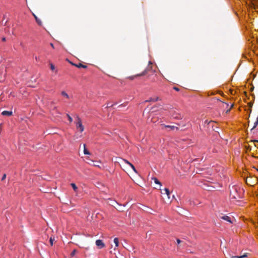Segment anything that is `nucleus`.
I'll return each mask as SVG.
<instances>
[{"instance_id": "1", "label": "nucleus", "mask_w": 258, "mask_h": 258, "mask_svg": "<svg viewBox=\"0 0 258 258\" xmlns=\"http://www.w3.org/2000/svg\"><path fill=\"white\" fill-rule=\"evenodd\" d=\"M76 127L77 128L81 133L84 130V127L82 124L81 119L78 116L77 117Z\"/></svg>"}, {"instance_id": "2", "label": "nucleus", "mask_w": 258, "mask_h": 258, "mask_svg": "<svg viewBox=\"0 0 258 258\" xmlns=\"http://www.w3.org/2000/svg\"><path fill=\"white\" fill-rule=\"evenodd\" d=\"M96 245L99 248H102L105 246V244L102 240H97L95 242Z\"/></svg>"}, {"instance_id": "3", "label": "nucleus", "mask_w": 258, "mask_h": 258, "mask_svg": "<svg viewBox=\"0 0 258 258\" xmlns=\"http://www.w3.org/2000/svg\"><path fill=\"white\" fill-rule=\"evenodd\" d=\"M161 193L162 194H166L167 195V196L168 197V198L169 199H170L169 196L170 195V192L168 188H165L164 189H163V191L161 190Z\"/></svg>"}, {"instance_id": "4", "label": "nucleus", "mask_w": 258, "mask_h": 258, "mask_svg": "<svg viewBox=\"0 0 258 258\" xmlns=\"http://www.w3.org/2000/svg\"><path fill=\"white\" fill-rule=\"evenodd\" d=\"M1 114L5 116H11L13 114L12 111H4L1 112Z\"/></svg>"}, {"instance_id": "5", "label": "nucleus", "mask_w": 258, "mask_h": 258, "mask_svg": "<svg viewBox=\"0 0 258 258\" xmlns=\"http://www.w3.org/2000/svg\"><path fill=\"white\" fill-rule=\"evenodd\" d=\"M159 100V98L158 97H151L149 100H146L145 102H156Z\"/></svg>"}, {"instance_id": "6", "label": "nucleus", "mask_w": 258, "mask_h": 258, "mask_svg": "<svg viewBox=\"0 0 258 258\" xmlns=\"http://www.w3.org/2000/svg\"><path fill=\"white\" fill-rule=\"evenodd\" d=\"M221 218L225 221L229 222V223H232V222L231 220V218L227 216H226V215L223 216L221 217Z\"/></svg>"}, {"instance_id": "7", "label": "nucleus", "mask_w": 258, "mask_h": 258, "mask_svg": "<svg viewBox=\"0 0 258 258\" xmlns=\"http://www.w3.org/2000/svg\"><path fill=\"white\" fill-rule=\"evenodd\" d=\"M71 186L72 187V188H73L74 191L76 193V194L77 195L78 194V187L76 186V185L74 183H72L71 184Z\"/></svg>"}, {"instance_id": "8", "label": "nucleus", "mask_w": 258, "mask_h": 258, "mask_svg": "<svg viewBox=\"0 0 258 258\" xmlns=\"http://www.w3.org/2000/svg\"><path fill=\"white\" fill-rule=\"evenodd\" d=\"M204 188L207 190H212L214 188H215V187L212 185H207Z\"/></svg>"}, {"instance_id": "9", "label": "nucleus", "mask_w": 258, "mask_h": 258, "mask_svg": "<svg viewBox=\"0 0 258 258\" xmlns=\"http://www.w3.org/2000/svg\"><path fill=\"white\" fill-rule=\"evenodd\" d=\"M252 7L254 9H258V0H253Z\"/></svg>"}, {"instance_id": "10", "label": "nucleus", "mask_w": 258, "mask_h": 258, "mask_svg": "<svg viewBox=\"0 0 258 258\" xmlns=\"http://www.w3.org/2000/svg\"><path fill=\"white\" fill-rule=\"evenodd\" d=\"M164 126H165V127L170 128L171 130H174V129H176V130H177L178 129V128L177 127L173 126V125H165Z\"/></svg>"}, {"instance_id": "11", "label": "nucleus", "mask_w": 258, "mask_h": 258, "mask_svg": "<svg viewBox=\"0 0 258 258\" xmlns=\"http://www.w3.org/2000/svg\"><path fill=\"white\" fill-rule=\"evenodd\" d=\"M113 241L115 245V247L114 248V249H115L116 247L119 246V240L118 238H115L113 240Z\"/></svg>"}, {"instance_id": "12", "label": "nucleus", "mask_w": 258, "mask_h": 258, "mask_svg": "<svg viewBox=\"0 0 258 258\" xmlns=\"http://www.w3.org/2000/svg\"><path fill=\"white\" fill-rule=\"evenodd\" d=\"M152 179L154 180V182L157 184L159 185V187L161 186V182L158 180V179L156 177H153L152 178Z\"/></svg>"}, {"instance_id": "13", "label": "nucleus", "mask_w": 258, "mask_h": 258, "mask_svg": "<svg viewBox=\"0 0 258 258\" xmlns=\"http://www.w3.org/2000/svg\"><path fill=\"white\" fill-rule=\"evenodd\" d=\"M61 95L67 99L70 98L69 95L65 91H62L61 92Z\"/></svg>"}, {"instance_id": "14", "label": "nucleus", "mask_w": 258, "mask_h": 258, "mask_svg": "<svg viewBox=\"0 0 258 258\" xmlns=\"http://www.w3.org/2000/svg\"><path fill=\"white\" fill-rule=\"evenodd\" d=\"M84 153L86 155H90V152L87 150V149L85 147V145L84 144Z\"/></svg>"}, {"instance_id": "15", "label": "nucleus", "mask_w": 258, "mask_h": 258, "mask_svg": "<svg viewBox=\"0 0 258 258\" xmlns=\"http://www.w3.org/2000/svg\"><path fill=\"white\" fill-rule=\"evenodd\" d=\"M75 66L79 68H87L86 66H85L80 63H79L78 64H76Z\"/></svg>"}, {"instance_id": "16", "label": "nucleus", "mask_w": 258, "mask_h": 258, "mask_svg": "<svg viewBox=\"0 0 258 258\" xmlns=\"http://www.w3.org/2000/svg\"><path fill=\"white\" fill-rule=\"evenodd\" d=\"M34 17L35 18L36 21L39 25H41L42 22L36 16L34 15Z\"/></svg>"}, {"instance_id": "17", "label": "nucleus", "mask_w": 258, "mask_h": 258, "mask_svg": "<svg viewBox=\"0 0 258 258\" xmlns=\"http://www.w3.org/2000/svg\"><path fill=\"white\" fill-rule=\"evenodd\" d=\"M230 196L234 199H236L238 197V196L237 195H235L234 193H233L231 191H230Z\"/></svg>"}, {"instance_id": "18", "label": "nucleus", "mask_w": 258, "mask_h": 258, "mask_svg": "<svg viewBox=\"0 0 258 258\" xmlns=\"http://www.w3.org/2000/svg\"><path fill=\"white\" fill-rule=\"evenodd\" d=\"M247 256L246 254H244L241 256H232V258H243Z\"/></svg>"}, {"instance_id": "19", "label": "nucleus", "mask_w": 258, "mask_h": 258, "mask_svg": "<svg viewBox=\"0 0 258 258\" xmlns=\"http://www.w3.org/2000/svg\"><path fill=\"white\" fill-rule=\"evenodd\" d=\"M147 70H145L144 71H143L142 73L139 74V75H137L136 76H144L146 74H147Z\"/></svg>"}, {"instance_id": "20", "label": "nucleus", "mask_w": 258, "mask_h": 258, "mask_svg": "<svg viewBox=\"0 0 258 258\" xmlns=\"http://www.w3.org/2000/svg\"><path fill=\"white\" fill-rule=\"evenodd\" d=\"M76 252H77V250L76 249H74L71 253V256L73 257L76 254Z\"/></svg>"}, {"instance_id": "21", "label": "nucleus", "mask_w": 258, "mask_h": 258, "mask_svg": "<svg viewBox=\"0 0 258 258\" xmlns=\"http://www.w3.org/2000/svg\"><path fill=\"white\" fill-rule=\"evenodd\" d=\"M67 117L68 118V119H69V121L70 122H72L73 118L71 117V116L69 114H67Z\"/></svg>"}, {"instance_id": "22", "label": "nucleus", "mask_w": 258, "mask_h": 258, "mask_svg": "<svg viewBox=\"0 0 258 258\" xmlns=\"http://www.w3.org/2000/svg\"><path fill=\"white\" fill-rule=\"evenodd\" d=\"M121 160H122L123 162H124L125 163L128 164L130 165V164L131 163H130V162H128L127 160H125V159H120Z\"/></svg>"}, {"instance_id": "23", "label": "nucleus", "mask_w": 258, "mask_h": 258, "mask_svg": "<svg viewBox=\"0 0 258 258\" xmlns=\"http://www.w3.org/2000/svg\"><path fill=\"white\" fill-rule=\"evenodd\" d=\"M54 69H55V67H54V66L53 64L51 63V64H50V69H51V70H54Z\"/></svg>"}, {"instance_id": "24", "label": "nucleus", "mask_w": 258, "mask_h": 258, "mask_svg": "<svg viewBox=\"0 0 258 258\" xmlns=\"http://www.w3.org/2000/svg\"><path fill=\"white\" fill-rule=\"evenodd\" d=\"M173 116L174 118H177V119H179V118H181V115H179V116H177V115H175L174 116V115H173Z\"/></svg>"}, {"instance_id": "25", "label": "nucleus", "mask_w": 258, "mask_h": 258, "mask_svg": "<svg viewBox=\"0 0 258 258\" xmlns=\"http://www.w3.org/2000/svg\"><path fill=\"white\" fill-rule=\"evenodd\" d=\"M232 189L236 192H237V188L234 186H232Z\"/></svg>"}, {"instance_id": "26", "label": "nucleus", "mask_w": 258, "mask_h": 258, "mask_svg": "<svg viewBox=\"0 0 258 258\" xmlns=\"http://www.w3.org/2000/svg\"><path fill=\"white\" fill-rule=\"evenodd\" d=\"M53 239L52 238V237H51L49 240L51 245H53Z\"/></svg>"}, {"instance_id": "27", "label": "nucleus", "mask_w": 258, "mask_h": 258, "mask_svg": "<svg viewBox=\"0 0 258 258\" xmlns=\"http://www.w3.org/2000/svg\"><path fill=\"white\" fill-rule=\"evenodd\" d=\"M6 178V174H4L2 177V178L1 179V180H3Z\"/></svg>"}, {"instance_id": "28", "label": "nucleus", "mask_w": 258, "mask_h": 258, "mask_svg": "<svg viewBox=\"0 0 258 258\" xmlns=\"http://www.w3.org/2000/svg\"><path fill=\"white\" fill-rule=\"evenodd\" d=\"M90 164L93 165V166H97V167H99V165L98 164H91V163H90Z\"/></svg>"}, {"instance_id": "29", "label": "nucleus", "mask_w": 258, "mask_h": 258, "mask_svg": "<svg viewBox=\"0 0 258 258\" xmlns=\"http://www.w3.org/2000/svg\"><path fill=\"white\" fill-rule=\"evenodd\" d=\"M253 142L258 143V140H254ZM255 146L258 149V146H257L256 145H255Z\"/></svg>"}, {"instance_id": "30", "label": "nucleus", "mask_w": 258, "mask_h": 258, "mask_svg": "<svg viewBox=\"0 0 258 258\" xmlns=\"http://www.w3.org/2000/svg\"><path fill=\"white\" fill-rule=\"evenodd\" d=\"M177 242L178 244H179L181 242V241L179 239H177Z\"/></svg>"}, {"instance_id": "31", "label": "nucleus", "mask_w": 258, "mask_h": 258, "mask_svg": "<svg viewBox=\"0 0 258 258\" xmlns=\"http://www.w3.org/2000/svg\"><path fill=\"white\" fill-rule=\"evenodd\" d=\"M130 166L132 167V168H133L134 167H135V166L132 163H131L130 164Z\"/></svg>"}, {"instance_id": "32", "label": "nucleus", "mask_w": 258, "mask_h": 258, "mask_svg": "<svg viewBox=\"0 0 258 258\" xmlns=\"http://www.w3.org/2000/svg\"><path fill=\"white\" fill-rule=\"evenodd\" d=\"M133 169V170L135 172H137V170L135 168V167H134L133 168H132Z\"/></svg>"}, {"instance_id": "33", "label": "nucleus", "mask_w": 258, "mask_h": 258, "mask_svg": "<svg viewBox=\"0 0 258 258\" xmlns=\"http://www.w3.org/2000/svg\"><path fill=\"white\" fill-rule=\"evenodd\" d=\"M133 169V170L135 172H137V170L135 168V167H134L133 168H132Z\"/></svg>"}, {"instance_id": "34", "label": "nucleus", "mask_w": 258, "mask_h": 258, "mask_svg": "<svg viewBox=\"0 0 258 258\" xmlns=\"http://www.w3.org/2000/svg\"><path fill=\"white\" fill-rule=\"evenodd\" d=\"M174 89L176 90V91H178L179 90V89L176 88V87H174Z\"/></svg>"}, {"instance_id": "35", "label": "nucleus", "mask_w": 258, "mask_h": 258, "mask_svg": "<svg viewBox=\"0 0 258 258\" xmlns=\"http://www.w3.org/2000/svg\"><path fill=\"white\" fill-rule=\"evenodd\" d=\"M2 40L4 41H6V38L5 37L3 38H2Z\"/></svg>"}, {"instance_id": "36", "label": "nucleus", "mask_w": 258, "mask_h": 258, "mask_svg": "<svg viewBox=\"0 0 258 258\" xmlns=\"http://www.w3.org/2000/svg\"><path fill=\"white\" fill-rule=\"evenodd\" d=\"M50 45L51 46V47L52 48H54V46H53V44L52 43H50Z\"/></svg>"}, {"instance_id": "37", "label": "nucleus", "mask_w": 258, "mask_h": 258, "mask_svg": "<svg viewBox=\"0 0 258 258\" xmlns=\"http://www.w3.org/2000/svg\"><path fill=\"white\" fill-rule=\"evenodd\" d=\"M149 64H152V62L151 61H149Z\"/></svg>"}, {"instance_id": "38", "label": "nucleus", "mask_w": 258, "mask_h": 258, "mask_svg": "<svg viewBox=\"0 0 258 258\" xmlns=\"http://www.w3.org/2000/svg\"><path fill=\"white\" fill-rule=\"evenodd\" d=\"M112 106V105H107V107H110V106Z\"/></svg>"}, {"instance_id": "39", "label": "nucleus", "mask_w": 258, "mask_h": 258, "mask_svg": "<svg viewBox=\"0 0 258 258\" xmlns=\"http://www.w3.org/2000/svg\"><path fill=\"white\" fill-rule=\"evenodd\" d=\"M91 162H92V163H94V161H93V160H91Z\"/></svg>"}]
</instances>
